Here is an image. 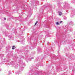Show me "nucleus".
<instances>
[{
    "label": "nucleus",
    "instance_id": "nucleus-1",
    "mask_svg": "<svg viewBox=\"0 0 75 75\" xmlns=\"http://www.w3.org/2000/svg\"><path fill=\"white\" fill-rule=\"evenodd\" d=\"M58 13L59 14V15L60 16H62V12H61L59 11V12H58Z\"/></svg>",
    "mask_w": 75,
    "mask_h": 75
},
{
    "label": "nucleus",
    "instance_id": "nucleus-2",
    "mask_svg": "<svg viewBox=\"0 0 75 75\" xmlns=\"http://www.w3.org/2000/svg\"><path fill=\"white\" fill-rule=\"evenodd\" d=\"M15 48H16V47H15V46H13L12 47V50H14Z\"/></svg>",
    "mask_w": 75,
    "mask_h": 75
},
{
    "label": "nucleus",
    "instance_id": "nucleus-3",
    "mask_svg": "<svg viewBox=\"0 0 75 75\" xmlns=\"http://www.w3.org/2000/svg\"><path fill=\"white\" fill-rule=\"evenodd\" d=\"M56 24H57V25H60V24H59V23L58 22H57L56 23Z\"/></svg>",
    "mask_w": 75,
    "mask_h": 75
},
{
    "label": "nucleus",
    "instance_id": "nucleus-4",
    "mask_svg": "<svg viewBox=\"0 0 75 75\" xmlns=\"http://www.w3.org/2000/svg\"><path fill=\"white\" fill-rule=\"evenodd\" d=\"M4 20H6V18H4Z\"/></svg>",
    "mask_w": 75,
    "mask_h": 75
},
{
    "label": "nucleus",
    "instance_id": "nucleus-5",
    "mask_svg": "<svg viewBox=\"0 0 75 75\" xmlns=\"http://www.w3.org/2000/svg\"><path fill=\"white\" fill-rule=\"evenodd\" d=\"M62 23V21H61L60 22V23Z\"/></svg>",
    "mask_w": 75,
    "mask_h": 75
},
{
    "label": "nucleus",
    "instance_id": "nucleus-6",
    "mask_svg": "<svg viewBox=\"0 0 75 75\" xmlns=\"http://www.w3.org/2000/svg\"><path fill=\"white\" fill-rule=\"evenodd\" d=\"M36 24H37V23H35V25H36Z\"/></svg>",
    "mask_w": 75,
    "mask_h": 75
},
{
    "label": "nucleus",
    "instance_id": "nucleus-7",
    "mask_svg": "<svg viewBox=\"0 0 75 75\" xmlns=\"http://www.w3.org/2000/svg\"><path fill=\"white\" fill-rule=\"evenodd\" d=\"M38 23V21H36V23Z\"/></svg>",
    "mask_w": 75,
    "mask_h": 75
}]
</instances>
